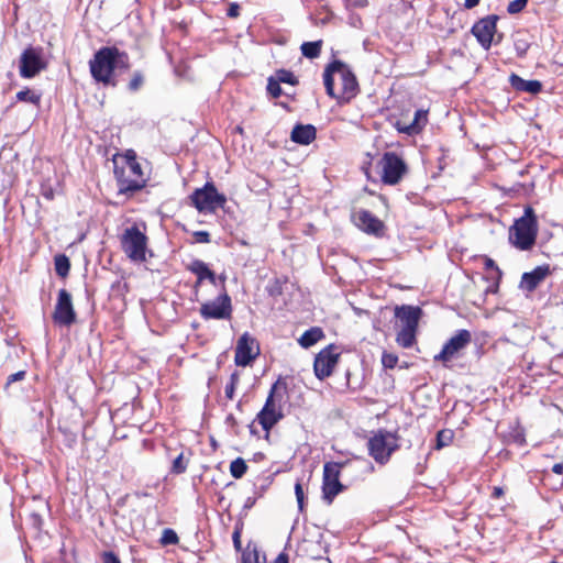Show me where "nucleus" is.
Listing matches in <instances>:
<instances>
[{
    "mask_svg": "<svg viewBox=\"0 0 563 563\" xmlns=\"http://www.w3.org/2000/svg\"><path fill=\"white\" fill-rule=\"evenodd\" d=\"M129 68V54L117 46L100 47L89 60L91 77L104 87L115 88L119 85L115 71L128 70Z\"/></svg>",
    "mask_w": 563,
    "mask_h": 563,
    "instance_id": "1",
    "label": "nucleus"
},
{
    "mask_svg": "<svg viewBox=\"0 0 563 563\" xmlns=\"http://www.w3.org/2000/svg\"><path fill=\"white\" fill-rule=\"evenodd\" d=\"M323 84L327 95L339 102H350L360 91L356 76L350 66L340 59L327 65Z\"/></svg>",
    "mask_w": 563,
    "mask_h": 563,
    "instance_id": "2",
    "label": "nucleus"
},
{
    "mask_svg": "<svg viewBox=\"0 0 563 563\" xmlns=\"http://www.w3.org/2000/svg\"><path fill=\"white\" fill-rule=\"evenodd\" d=\"M287 394V384L280 378L277 379L271 387L266 401L260 412L256 415V421L262 426L266 432L265 438H269V431L283 418L284 413L280 408V401Z\"/></svg>",
    "mask_w": 563,
    "mask_h": 563,
    "instance_id": "3",
    "label": "nucleus"
},
{
    "mask_svg": "<svg viewBox=\"0 0 563 563\" xmlns=\"http://www.w3.org/2000/svg\"><path fill=\"white\" fill-rule=\"evenodd\" d=\"M538 219L531 206H526L523 216L509 229V241L520 251H529L536 244Z\"/></svg>",
    "mask_w": 563,
    "mask_h": 563,
    "instance_id": "4",
    "label": "nucleus"
},
{
    "mask_svg": "<svg viewBox=\"0 0 563 563\" xmlns=\"http://www.w3.org/2000/svg\"><path fill=\"white\" fill-rule=\"evenodd\" d=\"M192 206L200 213H213L217 209H224L227 197L220 194L216 185L207 181L201 188H197L190 195Z\"/></svg>",
    "mask_w": 563,
    "mask_h": 563,
    "instance_id": "5",
    "label": "nucleus"
},
{
    "mask_svg": "<svg viewBox=\"0 0 563 563\" xmlns=\"http://www.w3.org/2000/svg\"><path fill=\"white\" fill-rule=\"evenodd\" d=\"M368 454L378 464H386L391 454L399 449L398 437L386 430H378L367 442Z\"/></svg>",
    "mask_w": 563,
    "mask_h": 563,
    "instance_id": "6",
    "label": "nucleus"
},
{
    "mask_svg": "<svg viewBox=\"0 0 563 563\" xmlns=\"http://www.w3.org/2000/svg\"><path fill=\"white\" fill-rule=\"evenodd\" d=\"M121 245L124 253L134 262L146 261L147 236L136 225L125 229Z\"/></svg>",
    "mask_w": 563,
    "mask_h": 563,
    "instance_id": "7",
    "label": "nucleus"
},
{
    "mask_svg": "<svg viewBox=\"0 0 563 563\" xmlns=\"http://www.w3.org/2000/svg\"><path fill=\"white\" fill-rule=\"evenodd\" d=\"M232 312V300L227 290H223L213 300L203 302L199 308L200 317L203 320H230Z\"/></svg>",
    "mask_w": 563,
    "mask_h": 563,
    "instance_id": "8",
    "label": "nucleus"
},
{
    "mask_svg": "<svg viewBox=\"0 0 563 563\" xmlns=\"http://www.w3.org/2000/svg\"><path fill=\"white\" fill-rule=\"evenodd\" d=\"M382 181L385 185H397L408 172L406 162L395 152H385L379 161Z\"/></svg>",
    "mask_w": 563,
    "mask_h": 563,
    "instance_id": "9",
    "label": "nucleus"
},
{
    "mask_svg": "<svg viewBox=\"0 0 563 563\" xmlns=\"http://www.w3.org/2000/svg\"><path fill=\"white\" fill-rule=\"evenodd\" d=\"M342 465L338 462H327L323 465L322 499L329 505L344 489L343 484L340 482Z\"/></svg>",
    "mask_w": 563,
    "mask_h": 563,
    "instance_id": "10",
    "label": "nucleus"
},
{
    "mask_svg": "<svg viewBox=\"0 0 563 563\" xmlns=\"http://www.w3.org/2000/svg\"><path fill=\"white\" fill-rule=\"evenodd\" d=\"M498 20L499 16L497 14H489L476 21L471 29V33L475 36L478 44L486 51L494 43Z\"/></svg>",
    "mask_w": 563,
    "mask_h": 563,
    "instance_id": "11",
    "label": "nucleus"
},
{
    "mask_svg": "<svg viewBox=\"0 0 563 563\" xmlns=\"http://www.w3.org/2000/svg\"><path fill=\"white\" fill-rule=\"evenodd\" d=\"M258 354L260 346L257 341L249 332H244L236 343L234 356L235 364L238 366H247Z\"/></svg>",
    "mask_w": 563,
    "mask_h": 563,
    "instance_id": "12",
    "label": "nucleus"
},
{
    "mask_svg": "<svg viewBox=\"0 0 563 563\" xmlns=\"http://www.w3.org/2000/svg\"><path fill=\"white\" fill-rule=\"evenodd\" d=\"M53 319L55 323L65 327H69L76 321L71 295L64 288L58 292Z\"/></svg>",
    "mask_w": 563,
    "mask_h": 563,
    "instance_id": "13",
    "label": "nucleus"
},
{
    "mask_svg": "<svg viewBox=\"0 0 563 563\" xmlns=\"http://www.w3.org/2000/svg\"><path fill=\"white\" fill-rule=\"evenodd\" d=\"M334 349V344H329L314 357L313 371L316 377L320 380L331 376L333 368L338 363L339 354L333 352Z\"/></svg>",
    "mask_w": 563,
    "mask_h": 563,
    "instance_id": "14",
    "label": "nucleus"
},
{
    "mask_svg": "<svg viewBox=\"0 0 563 563\" xmlns=\"http://www.w3.org/2000/svg\"><path fill=\"white\" fill-rule=\"evenodd\" d=\"M472 340V334L466 329H461L446 341L441 352L434 356V361L449 362L451 361L461 350L466 347Z\"/></svg>",
    "mask_w": 563,
    "mask_h": 563,
    "instance_id": "15",
    "label": "nucleus"
},
{
    "mask_svg": "<svg viewBox=\"0 0 563 563\" xmlns=\"http://www.w3.org/2000/svg\"><path fill=\"white\" fill-rule=\"evenodd\" d=\"M354 224L366 234L382 238L385 234V223L371 211L361 209L353 216Z\"/></svg>",
    "mask_w": 563,
    "mask_h": 563,
    "instance_id": "16",
    "label": "nucleus"
},
{
    "mask_svg": "<svg viewBox=\"0 0 563 563\" xmlns=\"http://www.w3.org/2000/svg\"><path fill=\"white\" fill-rule=\"evenodd\" d=\"M114 177L117 180L118 196L122 195L128 198L135 192L142 190L146 185V179H137L126 173L125 168L114 167Z\"/></svg>",
    "mask_w": 563,
    "mask_h": 563,
    "instance_id": "17",
    "label": "nucleus"
},
{
    "mask_svg": "<svg viewBox=\"0 0 563 563\" xmlns=\"http://www.w3.org/2000/svg\"><path fill=\"white\" fill-rule=\"evenodd\" d=\"M427 123H428V111L423 110V109H418L415 112L413 120L409 124H406L398 120L394 124V128L399 133H404V134L413 136V135L419 134L424 129Z\"/></svg>",
    "mask_w": 563,
    "mask_h": 563,
    "instance_id": "18",
    "label": "nucleus"
},
{
    "mask_svg": "<svg viewBox=\"0 0 563 563\" xmlns=\"http://www.w3.org/2000/svg\"><path fill=\"white\" fill-rule=\"evenodd\" d=\"M422 309L418 306L402 305L395 308V318L400 321L401 328H418Z\"/></svg>",
    "mask_w": 563,
    "mask_h": 563,
    "instance_id": "19",
    "label": "nucleus"
},
{
    "mask_svg": "<svg viewBox=\"0 0 563 563\" xmlns=\"http://www.w3.org/2000/svg\"><path fill=\"white\" fill-rule=\"evenodd\" d=\"M550 274L549 265H540L537 266L531 272H526L521 276V280L519 284V288L526 291H533L541 282L545 279V277Z\"/></svg>",
    "mask_w": 563,
    "mask_h": 563,
    "instance_id": "20",
    "label": "nucleus"
},
{
    "mask_svg": "<svg viewBox=\"0 0 563 563\" xmlns=\"http://www.w3.org/2000/svg\"><path fill=\"white\" fill-rule=\"evenodd\" d=\"M317 137V129L312 124L297 123L290 133V140L300 145H309Z\"/></svg>",
    "mask_w": 563,
    "mask_h": 563,
    "instance_id": "21",
    "label": "nucleus"
},
{
    "mask_svg": "<svg viewBox=\"0 0 563 563\" xmlns=\"http://www.w3.org/2000/svg\"><path fill=\"white\" fill-rule=\"evenodd\" d=\"M509 82L510 86L516 90L520 92H528L530 95H538L542 90V82L537 79H523L519 75L512 73L509 76Z\"/></svg>",
    "mask_w": 563,
    "mask_h": 563,
    "instance_id": "22",
    "label": "nucleus"
},
{
    "mask_svg": "<svg viewBox=\"0 0 563 563\" xmlns=\"http://www.w3.org/2000/svg\"><path fill=\"white\" fill-rule=\"evenodd\" d=\"M20 75L23 78H32L35 76V48L32 46L25 48L21 55Z\"/></svg>",
    "mask_w": 563,
    "mask_h": 563,
    "instance_id": "23",
    "label": "nucleus"
},
{
    "mask_svg": "<svg viewBox=\"0 0 563 563\" xmlns=\"http://www.w3.org/2000/svg\"><path fill=\"white\" fill-rule=\"evenodd\" d=\"M324 338L325 334L322 328L311 327L301 334V336L298 339V343L301 347L309 349Z\"/></svg>",
    "mask_w": 563,
    "mask_h": 563,
    "instance_id": "24",
    "label": "nucleus"
},
{
    "mask_svg": "<svg viewBox=\"0 0 563 563\" xmlns=\"http://www.w3.org/2000/svg\"><path fill=\"white\" fill-rule=\"evenodd\" d=\"M418 328H401V330L397 333L396 342L399 346L404 349H410L416 343V334Z\"/></svg>",
    "mask_w": 563,
    "mask_h": 563,
    "instance_id": "25",
    "label": "nucleus"
},
{
    "mask_svg": "<svg viewBox=\"0 0 563 563\" xmlns=\"http://www.w3.org/2000/svg\"><path fill=\"white\" fill-rule=\"evenodd\" d=\"M187 269L195 274L199 282H205L209 272L211 271L207 263L198 258L192 260L191 263L187 266Z\"/></svg>",
    "mask_w": 563,
    "mask_h": 563,
    "instance_id": "26",
    "label": "nucleus"
},
{
    "mask_svg": "<svg viewBox=\"0 0 563 563\" xmlns=\"http://www.w3.org/2000/svg\"><path fill=\"white\" fill-rule=\"evenodd\" d=\"M322 48V41L303 42L300 46L301 54L310 59L319 57Z\"/></svg>",
    "mask_w": 563,
    "mask_h": 563,
    "instance_id": "27",
    "label": "nucleus"
},
{
    "mask_svg": "<svg viewBox=\"0 0 563 563\" xmlns=\"http://www.w3.org/2000/svg\"><path fill=\"white\" fill-rule=\"evenodd\" d=\"M54 264H55L56 274L59 277L65 278L68 276L69 271H70V261L67 255L57 254L54 257Z\"/></svg>",
    "mask_w": 563,
    "mask_h": 563,
    "instance_id": "28",
    "label": "nucleus"
},
{
    "mask_svg": "<svg viewBox=\"0 0 563 563\" xmlns=\"http://www.w3.org/2000/svg\"><path fill=\"white\" fill-rule=\"evenodd\" d=\"M262 558L265 561V555ZM242 563H261V552L255 544H247L242 553Z\"/></svg>",
    "mask_w": 563,
    "mask_h": 563,
    "instance_id": "29",
    "label": "nucleus"
},
{
    "mask_svg": "<svg viewBox=\"0 0 563 563\" xmlns=\"http://www.w3.org/2000/svg\"><path fill=\"white\" fill-rule=\"evenodd\" d=\"M132 155H128L126 156V165H128V168L126 169V173L132 175L133 177H136L137 179H145L143 177V170H142V167H141V164L136 161L135 158V154L134 152H130Z\"/></svg>",
    "mask_w": 563,
    "mask_h": 563,
    "instance_id": "30",
    "label": "nucleus"
},
{
    "mask_svg": "<svg viewBox=\"0 0 563 563\" xmlns=\"http://www.w3.org/2000/svg\"><path fill=\"white\" fill-rule=\"evenodd\" d=\"M247 472V464L242 457H236L230 464V473L235 479L242 478Z\"/></svg>",
    "mask_w": 563,
    "mask_h": 563,
    "instance_id": "31",
    "label": "nucleus"
},
{
    "mask_svg": "<svg viewBox=\"0 0 563 563\" xmlns=\"http://www.w3.org/2000/svg\"><path fill=\"white\" fill-rule=\"evenodd\" d=\"M274 77L279 81V84H288L291 86H297L299 84V80L295 74L288 69L282 68L276 70Z\"/></svg>",
    "mask_w": 563,
    "mask_h": 563,
    "instance_id": "32",
    "label": "nucleus"
},
{
    "mask_svg": "<svg viewBox=\"0 0 563 563\" xmlns=\"http://www.w3.org/2000/svg\"><path fill=\"white\" fill-rule=\"evenodd\" d=\"M453 437H454V433L452 430H450V429L440 430L435 437V440H437L435 449L440 450L444 446H448L453 441Z\"/></svg>",
    "mask_w": 563,
    "mask_h": 563,
    "instance_id": "33",
    "label": "nucleus"
},
{
    "mask_svg": "<svg viewBox=\"0 0 563 563\" xmlns=\"http://www.w3.org/2000/svg\"><path fill=\"white\" fill-rule=\"evenodd\" d=\"M144 85V75L141 70H135L132 74V78L128 84V90L130 92H136L139 91L142 86Z\"/></svg>",
    "mask_w": 563,
    "mask_h": 563,
    "instance_id": "34",
    "label": "nucleus"
},
{
    "mask_svg": "<svg viewBox=\"0 0 563 563\" xmlns=\"http://www.w3.org/2000/svg\"><path fill=\"white\" fill-rule=\"evenodd\" d=\"M239 380H240L239 373L236 371H234L230 375V380L225 385V388H224V393H225V397L227 398L233 399L234 393H235V388H236V386L239 384Z\"/></svg>",
    "mask_w": 563,
    "mask_h": 563,
    "instance_id": "35",
    "label": "nucleus"
},
{
    "mask_svg": "<svg viewBox=\"0 0 563 563\" xmlns=\"http://www.w3.org/2000/svg\"><path fill=\"white\" fill-rule=\"evenodd\" d=\"M178 541H179V538H178L177 533L175 532V530H173L170 528H166L163 530L162 538H161L162 544L174 545V544H177Z\"/></svg>",
    "mask_w": 563,
    "mask_h": 563,
    "instance_id": "36",
    "label": "nucleus"
},
{
    "mask_svg": "<svg viewBox=\"0 0 563 563\" xmlns=\"http://www.w3.org/2000/svg\"><path fill=\"white\" fill-rule=\"evenodd\" d=\"M266 89L273 98H279L283 93L280 84L274 76L268 78Z\"/></svg>",
    "mask_w": 563,
    "mask_h": 563,
    "instance_id": "37",
    "label": "nucleus"
},
{
    "mask_svg": "<svg viewBox=\"0 0 563 563\" xmlns=\"http://www.w3.org/2000/svg\"><path fill=\"white\" fill-rule=\"evenodd\" d=\"M187 470V462L184 460V453H180L172 464L170 472L173 474L179 475L185 473Z\"/></svg>",
    "mask_w": 563,
    "mask_h": 563,
    "instance_id": "38",
    "label": "nucleus"
},
{
    "mask_svg": "<svg viewBox=\"0 0 563 563\" xmlns=\"http://www.w3.org/2000/svg\"><path fill=\"white\" fill-rule=\"evenodd\" d=\"M266 291L271 297H277L283 294V285L278 278H275L266 286Z\"/></svg>",
    "mask_w": 563,
    "mask_h": 563,
    "instance_id": "39",
    "label": "nucleus"
},
{
    "mask_svg": "<svg viewBox=\"0 0 563 563\" xmlns=\"http://www.w3.org/2000/svg\"><path fill=\"white\" fill-rule=\"evenodd\" d=\"M242 530H243V522L242 521L236 522L235 527H234V531L232 533V541H233L234 549L236 551H241V549H242V542H241Z\"/></svg>",
    "mask_w": 563,
    "mask_h": 563,
    "instance_id": "40",
    "label": "nucleus"
},
{
    "mask_svg": "<svg viewBox=\"0 0 563 563\" xmlns=\"http://www.w3.org/2000/svg\"><path fill=\"white\" fill-rule=\"evenodd\" d=\"M528 0H512L509 2L507 7V12L509 14H517L523 11V9L527 7Z\"/></svg>",
    "mask_w": 563,
    "mask_h": 563,
    "instance_id": "41",
    "label": "nucleus"
},
{
    "mask_svg": "<svg viewBox=\"0 0 563 563\" xmlns=\"http://www.w3.org/2000/svg\"><path fill=\"white\" fill-rule=\"evenodd\" d=\"M397 363H398V356L396 354L383 352L382 364L385 368L391 369V368L396 367Z\"/></svg>",
    "mask_w": 563,
    "mask_h": 563,
    "instance_id": "42",
    "label": "nucleus"
},
{
    "mask_svg": "<svg viewBox=\"0 0 563 563\" xmlns=\"http://www.w3.org/2000/svg\"><path fill=\"white\" fill-rule=\"evenodd\" d=\"M484 268L486 271H493L495 273L494 276H496V279H501L503 272L493 258L485 256Z\"/></svg>",
    "mask_w": 563,
    "mask_h": 563,
    "instance_id": "43",
    "label": "nucleus"
},
{
    "mask_svg": "<svg viewBox=\"0 0 563 563\" xmlns=\"http://www.w3.org/2000/svg\"><path fill=\"white\" fill-rule=\"evenodd\" d=\"M295 495L297 498L298 508L300 511H302L303 507H305V494H303V488H302L300 481H297L295 484Z\"/></svg>",
    "mask_w": 563,
    "mask_h": 563,
    "instance_id": "44",
    "label": "nucleus"
},
{
    "mask_svg": "<svg viewBox=\"0 0 563 563\" xmlns=\"http://www.w3.org/2000/svg\"><path fill=\"white\" fill-rule=\"evenodd\" d=\"M25 375H26V372H25V371H19V372H16V373L11 374L10 376H8L7 383H5V385H4V390H5L7 393H9V391H10V387H11V385H12L13 383H15V382H19V380L24 379Z\"/></svg>",
    "mask_w": 563,
    "mask_h": 563,
    "instance_id": "45",
    "label": "nucleus"
},
{
    "mask_svg": "<svg viewBox=\"0 0 563 563\" xmlns=\"http://www.w3.org/2000/svg\"><path fill=\"white\" fill-rule=\"evenodd\" d=\"M192 236L195 239V241H194L195 243L207 244V243L211 242V236L208 231H195L192 233Z\"/></svg>",
    "mask_w": 563,
    "mask_h": 563,
    "instance_id": "46",
    "label": "nucleus"
},
{
    "mask_svg": "<svg viewBox=\"0 0 563 563\" xmlns=\"http://www.w3.org/2000/svg\"><path fill=\"white\" fill-rule=\"evenodd\" d=\"M101 563H122L120 558L113 551L101 553Z\"/></svg>",
    "mask_w": 563,
    "mask_h": 563,
    "instance_id": "47",
    "label": "nucleus"
},
{
    "mask_svg": "<svg viewBox=\"0 0 563 563\" xmlns=\"http://www.w3.org/2000/svg\"><path fill=\"white\" fill-rule=\"evenodd\" d=\"M16 99L19 101H29L31 103H35V93L29 89L21 90L16 93Z\"/></svg>",
    "mask_w": 563,
    "mask_h": 563,
    "instance_id": "48",
    "label": "nucleus"
},
{
    "mask_svg": "<svg viewBox=\"0 0 563 563\" xmlns=\"http://www.w3.org/2000/svg\"><path fill=\"white\" fill-rule=\"evenodd\" d=\"M367 4V0H344V5L346 9L365 8Z\"/></svg>",
    "mask_w": 563,
    "mask_h": 563,
    "instance_id": "49",
    "label": "nucleus"
},
{
    "mask_svg": "<svg viewBox=\"0 0 563 563\" xmlns=\"http://www.w3.org/2000/svg\"><path fill=\"white\" fill-rule=\"evenodd\" d=\"M41 195L47 200H52L54 198V189L51 185L46 183L41 184Z\"/></svg>",
    "mask_w": 563,
    "mask_h": 563,
    "instance_id": "50",
    "label": "nucleus"
},
{
    "mask_svg": "<svg viewBox=\"0 0 563 563\" xmlns=\"http://www.w3.org/2000/svg\"><path fill=\"white\" fill-rule=\"evenodd\" d=\"M240 9H241V8H240V4H239V3H236V2H231V3L229 4L228 10H227V15H228L229 18H233V19H234V18H238V16L240 15Z\"/></svg>",
    "mask_w": 563,
    "mask_h": 563,
    "instance_id": "51",
    "label": "nucleus"
},
{
    "mask_svg": "<svg viewBox=\"0 0 563 563\" xmlns=\"http://www.w3.org/2000/svg\"><path fill=\"white\" fill-rule=\"evenodd\" d=\"M529 45L525 42H517L516 43V52L517 56L523 57L528 51Z\"/></svg>",
    "mask_w": 563,
    "mask_h": 563,
    "instance_id": "52",
    "label": "nucleus"
},
{
    "mask_svg": "<svg viewBox=\"0 0 563 563\" xmlns=\"http://www.w3.org/2000/svg\"><path fill=\"white\" fill-rule=\"evenodd\" d=\"M493 284L486 289V292L496 294L499 289L501 279H496V276L492 277Z\"/></svg>",
    "mask_w": 563,
    "mask_h": 563,
    "instance_id": "53",
    "label": "nucleus"
},
{
    "mask_svg": "<svg viewBox=\"0 0 563 563\" xmlns=\"http://www.w3.org/2000/svg\"><path fill=\"white\" fill-rule=\"evenodd\" d=\"M255 503H256L255 497H247L244 501L243 510L247 511V510L252 509L254 507Z\"/></svg>",
    "mask_w": 563,
    "mask_h": 563,
    "instance_id": "54",
    "label": "nucleus"
},
{
    "mask_svg": "<svg viewBox=\"0 0 563 563\" xmlns=\"http://www.w3.org/2000/svg\"><path fill=\"white\" fill-rule=\"evenodd\" d=\"M504 493H505V492H504V488H503V487L495 486V487L493 488V492H492L490 497H492L493 499H498V498H500V497L504 495Z\"/></svg>",
    "mask_w": 563,
    "mask_h": 563,
    "instance_id": "55",
    "label": "nucleus"
},
{
    "mask_svg": "<svg viewBox=\"0 0 563 563\" xmlns=\"http://www.w3.org/2000/svg\"><path fill=\"white\" fill-rule=\"evenodd\" d=\"M206 280H208L213 286H218L219 278L213 271H210Z\"/></svg>",
    "mask_w": 563,
    "mask_h": 563,
    "instance_id": "56",
    "label": "nucleus"
},
{
    "mask_svg": "<svg viewBox=\"0 0 563 563\" xmlns=\"http://www.w3.org/2000/svg\"><path fill=\"white\" fill-rule=\"evenodd\" d=\"M273 563H289L288 554L285 552L279 553Z\"/></svg>",
    "mask_w": 563,
    "mask_h": 563,
    "instance_id": "57",
    "label": "nucleus"
},
{
    "mask_svg": "<svg viewBox=\"0 0 563 563\" xmlns=\"http://www.w3.org/2000/svg\"><path fill=\"white\" fill-rule=\"evenodd\" d=\"M479 1L481 0H465L464 1V7L466 9H473V8H475V7H477L479 4Z\"/></svg>",
    "mask_w": 563,
    "mask_h": 563,
    "instance_id": "58",
    "label": "nucleus"
},
{
    "mask_svg": "<svg viewBox=\"0 0 563 563\" xmlns=\"http://www.w3.org/2000/svg\"><path fill=\"white\" fill-rule=\"evenodd\" d=\"M552 472L562 475L563 474V463H556L552 466Z\"/></svg>",
    "mask_w": 563,
    "mask_h": 563,
    "instance_id": "59",
    "label": "nucleus"
},
{
    "mask_svg": "<svg viewBox=\"0 0 563 563\" xmlns=\"http://www.w3.org/2000/svg\"><path fill=\"white\" fill-rule=\"evenodd\" d=\"M46 67V63L43 60V58L37 53V74Z\"/></svg>",
    "mask_w": 563,
    "mask_h": 563,
    "instance_id": "60",
    "label": "nucleus"
},
{
    "mask_svg": "<svg viewBox=\"0 0 563 563\" xmlns=\"http://www.w3.org/2000/svg\"><path fill=\"white\" fill-rule=\"evenodd\" d=\"M225 423L228 426H231V427H234L236 426V419L234 418V416L232 413H230L227 418H225Z\"/></svg>",
    "mask_w": 563,
    "mask_h": 563,
    "instance_id": "61",
    "label": "nucleus"
},
{
    "mask_svg": "<svg viewBox=\"0 0 563 563\" xmlns=\"http://www.w3.org/2000/svg\"><path fill=\"white\" fill-rule=\"evenodd\" d=\"M503 37H504V35H503L501 33H499V34H498V33L496 32V34H495V36H494V43H495V44H499V43L503 41Z\"/></svg>",
    "mask_w": 563,
    "mask_h": 563,
    "instance_id": "62",
    "label": "nucleus"
},
{
    "mask_svg": "<svg viewBox=\"0 0 563 563\" xmlns=\"http://www.w3.org/2000/svg\"><path fill=\"white\" fill-rule=\"evenodd\" d=\"M203 282H199V279L197 278L195 285H194V289H195V292L197 294L198 292V289L199 287L201 286Z\"/></svg>",
    "mask_w": 563,
    "mask_h": 563,
    "instance_id": "63",
    "label": "nucleus"
},
{
    "mask_svg": "<svg viewBox=\"0 0 563 563\" xmlns=\"http://www.w3.org/2000/svg\"><path fill=\"white\" fill-rule=\"evenodd\" d=\"M439 168L442 170L444 168V156H442L440 159H439Z\"/></svg>",
    "mask_w": 563,
    "mask_h": 563,
    "instance_id": "64",
    "label": "nucleus"
}]
</instances>
